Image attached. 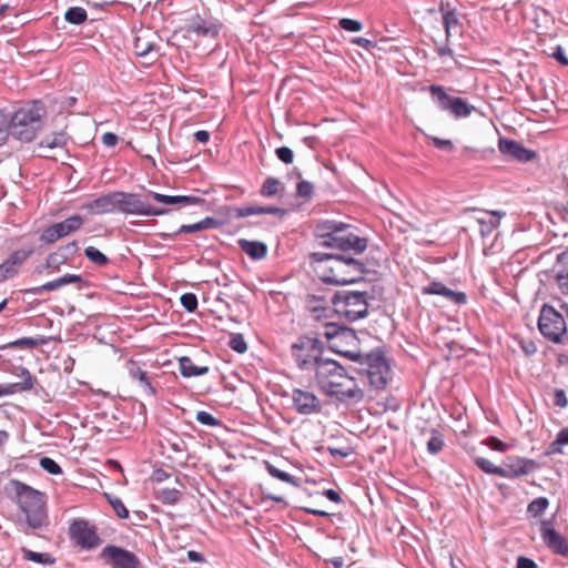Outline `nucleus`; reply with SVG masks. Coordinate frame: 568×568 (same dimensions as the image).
Returning <instances> with one entry per match:
<instances>
[{
  "label": "nucleus",
  "mask_w": 568,
  "mask_h": 568,
  "mask_svg": "<svg viewBox=\"0 0 568 568\" xmlns=\"http://www.w3.org/2000/svg\"><path fill=\"white\" fill-rule=\"evenodd\" d=\"M318 389L341 403H359L364 392L356 379L335 359L325 358L314 372Z\"/></svg>",
  "instance_id": "obj_1"
},
{
  "label": "nucleus",
  "mask_w": 568,
  "mask_h": 568,
  "mask_svg": "<svg viewBox=\"0 0 568 568\" xmlns=\"http://www.w3.org/2000/svg\"><path fill=\"white\" fill-rule=\"evenodd\" d=\"M316 235L322 240V245L343 252L361 254L367 248L368 240L358 236L355 227L337 221H321L316 224Z\"/></svg>",
  "instance_id": "obj_2"
},
{
  "label": "nucleus",
  "mask_w": 568,
  "mask_h": 568,
  "mask_svg": "<svg viewBox=\"0 0 568 568\" xmlns=\"http://www.w3.org/2000/svg\"><path fill=\"white\" fill-rule=\"evenodd\" d=\"M45 114L47 110L41 101L27 103L13 114L9 113V134L24 143L33 141L43 128Z\"/></svg>",
  "instance_id": "obj_3"
},
{
  "label": "nucleus",
  "mask_w": 568,
  "mask_h": 568,
  "mask_svg": "<svg viewBox=\"0 0 568 568\" xmlns=\"http://www.w3.org/2000/svg\"><path fill=\"white\" fill-rule=\"evenodd\" d=\"M343 356L358 363L361 371L367 376L369 385L376 390H383L389 381L390 367L382 351L361 353L356 351L339 352Z\"/></svg>",
  "instance_id": "obj_4"
},
{
  "label": "nucleus",
  "mask_w": 568,
  "mask_h": 568,
  "mask_svg": "<svg viewBox=\"0 0 568 568\" xmlns=\"http://www.w3.org/2000/svg\"><path fill=\"white\" fill-rule=\"evenodd\" d=\"M13 485L17 503L26 515L28 526L32 529L47 526L48 514L43 494L18 480L13 481Z\"/></svg>",
  "instance_id": "obj_5"
},
{
  "label": "nucleus",
  "mask_w": 568,
  "mask_h": 568,
  "mask_svg": "<svg viewBox=\"0 0 568 568\" xmlns=\"http://www.w3.org/2000/svg\"><path fill=\"white\" fill-rule=\"evenodd\" d=\"M372 298V294L366 291L343 290L331 296V304L339 317L355 322L367 315Z\"/></svg>",
  "instance_id": "obj_6"
},
{
  "label": "nucleus",
  "mask_w": 568,
  "mask_h": 568,
  "mask_svg": "<svg viewBox=\"0 0 568 568\" xmlns=\"http://www.w3.org/2000/svg\"><path fill=\"white\" fill-rule=\"evenodd\" d=\"M324 345L317 337L301 336L291 346V355L297 368L303 372L316 371L324 362Z\"/></svg>",
  "instance_id": "obj_7"
},
{
  "label": "nucleus",
  "mask_w": 568,
  "mask_h": 568,
  "mask_svg": "<svg viewBox=\"0 0 568 568\" xmlns=\"http://www.w3.org/2000/svg\"><path fill=\"white\" fill-rule=\"evenodd\" d=\"M325 257L333 261L332 275L324 278L328 283L341 285L355 283L365 273L364 263L346 254H325Z\"/></svg>",
  "instance_id": "obj_8"
},
{
  "label": "nucleus",
  "mask_w": 568,
  "mask_h": 568,
  "mask_svg": "<svg viewBox=\"0 0 568 568\" xmlns=\"http://www.w3.org/2000/svg\"><path fill=\"white\" fill-rule=\"evenodd\" d=\"M118 213L140 216H161L170 213L169 209L158 207L148 202L144 195L119 191Z\"/></svg>",
  "instance_id": "obj_9"
},
{
  "label": "nucleus",
  "mask_w": 568,
  "mask_h": 568,
  "mask_svg": "<svg viewBox=\"0 0 568 568\" xmlns=\"http://www.w3.org/2000/svg\"><path fill=\"white\" fill-rule=\"evenodd\" d=\"M429 92L440 111L449 112L456 119L468 118L476 108L465 99L449 95L445 88L437 84L429 87Z\"/></svg>",
  "instance_id": "obj_10"
},
{
  "label": "nucleus",
  "mask_w": 568,
  "mask_h": 568,
  "mask_svg": "<svg viewBox=\"0 0 568 568\" xmlns=\"http://www.w3.org/2000/svg\"><path fill=\"white\" fill-rule=\"evenodd\" d=\"M538 328L544 337L554 343H560L561 337L567 332L564 316L549 305L541 307L538 318Z\"/></svg>",
  "instance_id": "obj_11"
},
{
  "label": "nucleus",
  "mask_w": 568,
  "mask_h": 568,
  "mask_svg": "<svg viewBox=\"0 0 568 568\" xmlns=\"http://www.w3.org/2000/svg\"><path fill=\"white\" fill-rule=\"evenodd\" d=\"M70 539L80 548L91 550L102 544L98 529L87 519H74L69 527Z\"/></svg>",
  "instance_id": "obj_12"
},
{
  "label": "nucleus",
  "mask_w": 568,
  "mask_h": 568,
  "mask_svg": "<svg viewBox=\"0 0 568 568\" xmlns=\"http://www.w3.org/2000/svg\"><path fill=\"white\" fill-rule=\"evenodd\" d=\"M100 557L111 568H142L139 557L120 546L106 545L101 550Z\"/></svg>",
  "instance_id": "obj_13"
},
{
  "label": "nucleus",
  "mask_w": 568,
  "mask_h": 568,
  "mask_svg": "<svg viewBox=\"0 0 568 568\" xmlns=\"http://www.w3.org/2000/svg\"><path fill=\"white\" fill-rule=\"evenodd\" d=\"M82 224L83 219L80 215H71L62 222H58L45 227L40 235V241L45 244H52L70 233L75 232L82 226Z\"/></svg>",
  "instance_id": "obj_14"
},
{
  "label": "nucleus",
  "mask_w": 568,
  "mask_h": 568,
  "mask_svg": "<svg viewBox=\"0 0 568 568\" xmlns=\"http://www.w3.org/2000/svg\"><path fill=\"white\" fill-rule=\"evenodd\" d=\"M33 246L29 245L16 250L0 264V283H3L19 273L23 263L32 255Z\"/></svg>",
  "instance_id": "obj_15"
},
{
  "label": "nucleus",
  "mask_w": 568,
  "mask_h": 568,
  "mask_svg": "<svg viewBox=\"0 0 568 568\" xmlns=\"http://www.w3.org/2000/svg\"><path fill=\"white\" fill-rule=\"evenodd\" d=\"M119 191L101 194L94 200L85 202L82 210L92 215H104L118 213Z\"/></svg>",
  "instance_id": "obj_16"
},
{
  "label": "nucleus",
  "mask_w": 568,
  "mask_h": 568,
  "mask_svg": "<svg viewBox=\"0 0 568 568\" xmlns=\"http://www.w3.org/2000/svg\"><path fill=\"white\" fill-rule=\"evenodd\" d=\"M498 149L501 154L521 163L530 162L537 155L534 150L525 148L523 143L506 138L498 140Z\"/></svg>",
  "instance_id": "obj_17"
},
{
  "label": "nucleus",
  "mask_w": 568,
  "mask_h": 568,
  "mask_svg": "<svg viewBox=\"0 0 568 568\" xmlns=\"http://www.w3.org/2000/svg\"><path fill=\"white\" fill-rule=\"evenodd\" d=\"M292 400L294 409L301 415H312L321 409L320 399L314 393L308 390L293 389Z\"/></svg>",
  "instance_id": "obj_18"
},
{
  "label": "nucleus",
  "mask_w": 568,
  "mask_h": 568,
  "mask_svg": "<svg viewBox=\"0 0 568 568\" xmlns=\"http://www.w3.org/2000/svg\"><path fill=\"white\" fill-rule=\"evenodd\" d=\"M540 535L544 544L551 549L555 554L568 558V540L560 535L557 530L549 527L546 521L541 524Z\"/></svg>",
  "instance_id": "obj_19"
},
{
  "label": "nucleus",
  "mask_w": 568,
  "mask_h": 568,
  "mask_svg": "<svg viewBox=\"0 0 568 568\" xmlns=\"http://www.w3.org/2000/svg\"><path fill=\"white\" fill-rule=\"evenodd\" d=\"M438 11L442 13L443 26L445 29V41L449 42L455 33H462L463 23L456 8H450L449 3L440 2Z\"/></svg>",
  "instance_id": "obj_20"
},
{
  "label": "nucleus",
  "mask_w": 568,
  "mask_h": 568,
  "mask_svg": "<svg viewBox=\"0 0 568 568\" xmlns=\"http://www.w3.org/2000/svg\"><path fill=\"white\" fill-rule=\"evenodd\" d=\"M145 199H152L159 203L166 204V205H182V206H190V205H204L205 200L200 196H193V195H166L161 194L154 191H148L144 194Z\"/></svg>",
  "instance_id": "obj_21"
},
{
  "label": "nucleus",
  "mask_w": 568,
  "mask_h": 568,
  "mask_svg": "<svg viewBox=\"0 0 568 568\" xmlns=\"http://www.w3.org/2000/svg\"><path fill=\"white\" fill-rule=\"evenodd\" d=\"M473 211L481 212L484 215L476 219L479 224V233L481 237L489 236L494 230H496L500 220L506 215L505 211L495 210V211H483L478 209H473Z\"/></svg>",
  "instance_id": "obj_22"
},
{
  "label": "nucleus",
  "mask_w": 568,
  "mask_h": 568,
  "mask_svg": "<svg viewBox=\"0 0 568 568\" xmlns=\"http://www.w3.org/2000/svg\"><path fill=\"white\" fill-rule=\"evenodd\" d=\"M221 226V222L212 216H206L203 220L193 224H183L174 233H161L160 236L163 240H174L180 233H196L209 229H217Z\"/></svg>",
  "instance_id": "obj_23"
},
{
  "label": "nucleus",
  "mask_w": 568,
  "mask_h": 568,
  "mask_svg": "<svg viewBox=\"0 0 568 568\" xmlns=\"http://www.w3.org/2000/svg\"><path fill=\"white\" fill-rule=\"evenodd\" d=\"M552 272L559 291L568 295V250L557 255Z\"/></svg>",
  "instance_id": "obj_24"
},
{
  "label": "nucleus",
  "mask_w": 568,
  "mask_h": 568,
  "mask_svg": "<svg viewBox=\"0 0 568 568\" xmlns=\"http://www.w3.org/2000/svg\"><path fill=\"white\" fill-rule=\"evenodd\" d=\"M536 467L537 463L534 459L517 457L505 465L506 476H503V478L513 479L521 477L534 471Z\"/></svg>",
  "instance_id": "obj_25"
},
{
  "label": "nucleus",
  "mask_w": 568,
  "mask_h": 568,
  "mask_svg": "<svg viewBox=\"0 0 568 568\" xmlns=\"http://www.w3.org/2000/svg\"><path fill=\"white\" fill-rule=\"evenodd\" d=\"M128 372L130 377L138 383L144 396L155 397L156 388L153 386L145 371H143L136 363L131 362L129 364Z\"/></svg>",
  "instance_id": "obj_26"
},
{
  "label": "nucleus",
  "mask_w": 568,
  "mask_h": 568,
  "mask_svg": "<svg viewBox=\"0 0 568 568\" xmlns=\"http://www.w3.org/2000/svg\"><path fill=\"white\" fill-rule=\"evenodd\" d=\"M190 30L202 37H215L219 34L220 26L212 20H205L201 17H196L191 26Z\"/></svg>",
  "instance_id": "obj_27"
},
{
  "label": "nucleus",
  "mask_w": 568,
  "mask_h": 568,
  "mask_svg": "<svg viewBox=\"0 0 568 568\" xmlns=\"http://www.w3.org/2000/svg\"><path fill=\"white\" fill-rule=\"evenodd\" d=\"M239 245L246 255L255 261L264 258L267 254V246L263 242L240 240Z\"/></svg>",
  "instance_id": "obj_28"
},
{
  "label": "nucleus",
  "mask_w": 568,
  "mask_h": 568,
  "mask_svg": "<svg viewBox=\"0 0 568 568\" xmlns=\"http://www.w3.org/2000/svg\"><path fill=\"white\" fill-rule=\"evenodd\" d=\"M47 343H48V338L44 336L21 337L16 341L9 342L7 344L0 345V351L8 349V348L33 349L34 347L45 345Z\"/></svg>",
  "instance_id": "obj_29"
},
{
  "label": "nucleus",
  "mask_w": 568,
  "mask_h": 568,
  "mask_svg": "<svg viewBox=\"0 0 568 568\" xmlns=\"http://www.w3.org/2000/svg\"><path fill=\"white\" fill-rule=\"evenodd\" d=\"M179 369L184 377H195L204 375L209 372L207 366H196L189 356L179 358Z\"/></svg>",
  "instance_id": "obj_30"
},
{
  "label": "nucleus",
  "mask_w": 568,
  "mask_h": 568,
  "mask_svg": "<svg viewBox=\"0 0 568 568\" xmlns=\"http://www.w3.org/2000/svg\"><path fill=\"white\" fill-rule=\"evenodd\" d=\"M68 134L64 131L54 132L44 136L38 144L39 149L64 148L68 143Z\"/></svg>",
  "instance_id": "obj_31"
},
{
  "label": "nucleus",
  "mask_w": 568,
  "mask_h": 568,
  "mask_svg": "<svg viewBox=\"0 0 568 568\" xmlns=\"http://www.w3.org/2000/svg\"><path fill=\"white\" fill-rule=\"evenodd\" d=\"M18 371V376H20L22 381L18 383H10V385L13 386L14 393L31 390L34 386V377L31 375L30 371L23 366H19Z\"/></svg>",
  "instance_id": "obj_32"
},
{
  "label": "nucleus",
  "mask_w": 568,
  "mask_h": 568,
  "mask_svg": "<svg viewBox=\"0 0 568 568\" xmlns=\"http://www.w3.org/2000/svg\"><path fill=\"white\" fill-rule=\"evenodd\" d=\"M23 559L40 564L43 566H51L55 562V559L49 552H37L26 547L21 548Z\"/></svg>",
  "instance_id": "obj_33"
},
{
  "label": "nucleus",
  "mask_w": 568,
  "mask_h": 568,
  "mask_svg": "<svg viewBox=\"0 0 568 568\" xmlns=\"http://www.w3.org/2000/svg\"><path fill=\"white\" fill-rule=\"evenodd\" d=\"M444 445H445V439H444V435L442 434V432H439L436 428H432L430 437L427 442V452L430 455H437L438 453H440L443 450Z\"/></svg>",
  "instance_id": "obj_34"
},
{
  "label": "nucleus",
  "mask_w": 568,
  "mask_h": 568,
  "mask_svg": "<svg viewBox=\"0 0 568 568\" xmlns=\"http://www.w3.org/2000/svg\"><path fill=\"white\" fill-rule=\"evenodd\" d=\"M475 465L484 473L489 475H497L499 477L506 476L505 468L496 466L489 459L485 457H476Z\"/></svg>",
  "instance_id": "obj_35"
},
{
  "label": "nucleus",
  "mask_w": 568,
  "mask_h": 568,
  "mask_svg": "<svg viewBox=\"0 0 568 568\" xmlns=\"http://www.w3.org/2000/svg\"><path fill=\"white\" fill-rule=\"evenodd\" d=\"M266 469L267 473L276 479L288 483L295 487H298L301 485V479L298 477H295L284 470H281L272 464H267Z\"/></svg>",
  "instance_id": "obj_36"
},
{
  "label": "nucleus",
  "mask_w": 568,
  "mask_h": 568,
  "mask_svg": "<svg viewBox=\"0 0 568 568\" xmlns=\"http://www.w3.org/2000/svg\"><path fill=\"white\" fill-rule=\"evenodd\" d=\"M281 190H283V184L281 181L276 178H267L261 190L260 193L264 197H273L275 196Z\"/></svg>",
  "instance_id": "obj_37"
},
{
  "label": "nucleus",
  "mask_w": 568,
  "mask_h": 568,
  "mask_svg": "<svg viewBox=\"0 0 568 568\" xmlns=\"http://www.w3.org/2000/svg\"><path fill=\"white\" fill-rule=\"evenodd\" d=\"M88 18L87 10L82 7H71L64 13V19L71 24H81Z\"/></svg>",
  "instance_id": "obj_38"
},
{
  "label": "nucleus",
  "mask_w": 568,
  "mask_h": 568,
  "mask_svg": "<svg viewBox=\"0 0 568 568\" xmlns=\"http://www.w3.org/2000/svg\"><path fill=\"white\" fill-rule=\"evenodd\" d=\"M84 255L89 261L99 266H104L109 263V258L106 257V255L94 246H87L84 248Z\"/></svg>",
  "instance_id": "obj_39"
},
{
  "label": "nucleus",
  "mask_w": 568,
  "mask_h": 568,
  "mask_svg": "<svg viewBox=\"0 0 568 568\" xmlns=\"http://www.w3.org/2000/svg\"><path fill=\"white\" fill-rule=\"evenodd\" d=\"M182 493L176 488H163L159 499L164 505H174L180 501Z\"/></svg>",
  "instance_id": "obj_40"
},
{
  "label": "nucleus",
  "mask_w": 568,
  "mask_h": 568,
  "mask_svg": "<svg viewBox=\"0 0 568 568\" xmlns=\"http://www.w3.org/2000/svg\"><path fill=\"white\" fill-rule=\"evenodd\" d=\"M155 48H156V45L153 42L148 41V40L143 39L142 37L135 38L134 50H135L136 55L146 57L149 53L154 51Z\"/></svg>",
  "instance_id": "obj_41"
},
{
  "label": "nucleus",
  "mask_w": 568,
  "mask_h": 568,
  "mask_svg": "<svg viewBox=\"0 0 568 568\" xmlns=\"http://www.w3.org/2000/svg\"><path fill=\"white\" fill-rule=\"evenodd\" d=\"M548 505L549 501L546 497H538L528 504L527 511L531 516L537 517L548 508Z\"/></svg>",
  "instance_id": "obj_42"
},
{
  "label": "nucleus",
  "mask_w": 568,
  "mask_h": 568,
  "mask_svg": "<svg viewBox=\"0 0 568 568\" xmlns=\"http://www.w3.org/2000/svg\"><path fill=\"white\" fill-rule=\"evenodd\" d=\"M331 303V298H326L325 296H311L307 300V307L312 312H325L327 311V305Z\"/></svg>",
  "instance_id": "obj_43"
},
{
  "label": "nucleus",
  "mask_w": 568,
  "mask_h": 568,
  "mask_svg": "<svg viewBox=\"0 0 568 568\" xmlns=\"http://www.w3.org/2000/svg\"><path fill=\"white\" fill-rule=\"evenodd\" d=\"M232 216L235 219H243L251 215H260V205H248L243 207H233L231 209Z\"/></svg>",
  "instance_id": "obj_44"
},
{
  "label": "nucleus",
  "mask_w": 568,
  "mask_h": 568,
  "mask_svg": "<svg viewBox=\"0 0 568 568\" xmlns=\"http://www.w3.org/2000/svg\"><path fill=\"white\" fill-rule=\"evenodd\" d=\"M61 288L57 278L44 283L43 285L36 286L26 291V294L40 295L44 292L57 291Z\"/></svg>",
  "instance_id": "obj_45"
},
{
  "label": "nucleus",
  "mask_w": 568,
  "mask_h": 568,
  "mask_svg": "<svg viewBox=\"0 0 568 568\" xmlns=\"http://www.w3.org/2000/svg\"><path fill=\"white\" fill-rule=\"evenodd\" d=\"M9 135V112L0 109V146L6 143Z\"/></svg>",
  "instance_id": "obj_46"
},
{
  "label": "nucleus",
  "mask_w": 568,
  "mask_h": 568,
  "mask_svg": "<svg viewBox=\"0 0 568 568\" xmlns=\"http://www.w3.org/2000/svg\"><path fill=\"white\" fill-rule=\"evenodd\" d=\"M108 500L119 518L126 519L129 517V510L120 498L108 496Z\"/></svg>",
  "instance_id": "obj_47"
},
{
  "label": "nucleus",
  "mask_w": 568,
  "mask_h": 568,
  "mask_svg": "<svg viewBox=\"0 0 568 568\" xmlns=\"http://www.w3.org/2000/svg\"><path fill=\"white\" fill-rule=\"evenodd\" d=\"M442 296L457 305H464L467 302V295L464 292L453 291L447 286L445 287Z\"/></svg>",
  "instance_id": "obj_48"
},
{
  "label": "nucleus",
  "mask_w": 568,
  "mask_h": 568,
  "mask_svg": "<svg viewBox=\"0 0 568 568\" xmlns=\"http://www.w3.org/2000/svg\"><path fill=\"white\" fill-rule=\"evenodd\" d=\"M314 193V185L306 181L302 180L296 185V195L302 199L310 200Z\"/></svg>",
  "instance_id": "obj_49"
},
{
  "label": "nucleus",
  "mask_w": 568,
  "mask_h": 568,
  "mask_svg": "<svg viewBox=\"0 0 568 568\" xmlns=\"http://www.w3.org/2000/svg\"><path fill=\"white\" fill-rule=\"evenodd\" d=\"M229 346L231 347V349L239 354H243L247 351V344L242 334L232 335L229 342Z\"/></svg>",
  "instance_id": "obj_50"
},
{
  "label": "nucleus",
  "mask_w": 568,
  "mask_h": 568,
  "mask_svg": "<svg viewBox=\"0 0 568 568\" xmlns=\"http://www.w3.org/2000/svg\"><path fill=\"white\" fill-rule=\"evenodd\" d=\"M40 466L42 467V469H44L51 475L62 474V468L60 467V465L50 457H42L40 459Z\"/></svg>",
  "instance_id": "obj_51"
},
{
  "label": "nucleus",
  "mask_w": 568,
  "mask_h": 568,
  "mask_svg": "<svg viewBox=\"0 0 568 568\" xmlns=\"http://www.w3.org/2000/svg\"><path fill=\"white\" fill-rule=\"evenodd\" d=\"M181 305L189 313L194 312L197 308V297L194 293H184L180 297Z\"/></svg>",
  "instance_id": "obj_52"
},
{
  "label": "nucleus",
  "mask_w": 568,
  "mask_h": 568,
  "mask_svg": "<svg viewBox=\"0 0 568 568\" xmlns=\"http://www.w3.org/2000/svg\"><path fill=\"white\" fill-rule=\"evenodd\" d=\"M196 422H199L202 425L215 427L220 425V420L215 418L211 413L205 410H199L196 413Z\"/></svg>",
  "instance_id": "obj_53"
},
{
  "label": "nucleus",
  "mask_w": 568,
  "mask_h": 568,
  "mask_svg": "<svg viewBox=\"0 0 568 568\" xmlns=\"http://www.w3.org/2000/svg\"><path fill=\"white\" fill-rule=\"evenodd\" d=\"M338 26L341 29L349 32H358L363 29V23L361 21L349 18L341 19Z\"/></svg>",
  "instance_id": "obj_54"
},
{
  "label": "nucleus",
  "mask_w": 568,
  "mask_h": 568,
  "mask_svg": "<svg viewBox=\"0 0 568 568\" xmlns=\"http://www.w3.org/2000/svg\"><path fill=\"white\" fill-rule=\"evenodd\" d=\"M446 285L439 281H434L422 288V293L426 295H443Z\"/></svg>",
  "instance_id": "obj_55"
},
{
  "label": "nucleus",
  "mask_w": 568,
  "mask_h": 568,
  "mask_svg": "<svg viewBox=\"0 0 568 568\" xmlns=\"http://www.w3.org/2000/svg\"><path fill=\"white\" fill-rule=\"evenodd\" d=\"M275 154L280 161L291 164L294 159L293 151L288 146H280L275 150Z\"/></svg>",
  "instance_id": "obj_56"
},
{
  "label": "nucleus",
  "mask_w": 568,
  "mask_h": 568,
  "mask_svg": "<svg viewBox=\"0 0 568 568\" xmlns=\"http://www.w3.org/2000/svg\"><path fill=\"white\" fill-rule=\"evenodd\" d=\"M67 256L62 255V253L58 250L54 253H51L47 258V265L49 267H59L61 264L65 263Z\"/></svg>",
  "instance_id": "obj_57"
},
{
  "label": "nucleus",
  "mask_w": 568,
  "mask_h": 568,
  "mask_svg": "<svg viewBox=\"0 0 568 568\" xmlns=\"http://www.w3.org/2000/svg\"><path fill=\"white\" fill-rule=\"evenodd\" d=\"M57 280L61 287L70 285V284L84 282L83 277L78 274H64V275L58 277Z\"/></svg>",
  "instance_id": "obj_58"
},
{
  "label": "nucleus",
  "mask_w": 568,
  "mask_h": 568,
  "mask_svg": "<svg viewBox=\"0 0 568 568\" xmlns=\"http://www.w3.org/2000/svg\"><path fill=\"white\" fill-rule=\"evenodd\" d=\"M327 450L333 457H341V458H346L354 453V449L349 446L343 447V448H335V447L328 446Z\"/></svg>",
  "instance_id": "obj_59"
},
{
  "label": "nucleus",
  "mask_w": 568,
  "mask_h": 568,
  "mask_svg": "<svg viewBox=\"0 0 568 568\" xmlns=\"http://www.w3.org/2000/svg\"><path fill=\"white\" fill-rule=\"evenodd\" d=\"M487 445L494 449V450H497V452H500V453H504L506 452L508 448H509V445L501 442L500 439L496 438V437H490L487 439Z\"/></svg>",
  "instance_id": "obj_60"
},
{
  "label": "nucleus",
  "mask_w": 568,
  "mask_h": 568,
  "mask_svg": "<svg viewBox=\"0 0 568 568\" xmlns=\"http://www.w3.org/2000/svg\"><path fill=\"white\" fill-rule=\"evenodd\" d=\"M260 211H261V214H271V215H276L280 217H282L286 214L285 209L272 206V205H267V206L260 205Z\"/></svg>",
  "instance_id": "obj_61"
},
{
  "label": "nucleus",
  "mask_w": 568,
  "mask_h": 568,
  "mask_svg": "<svg viewBox=\"0 0 568 568\" xmlns=\"http://www.w3.org/2000/svg\"><path fill=\"white\" fill-rule=\"evenodd\" d=\"M554 404L560 408H565L568 405V399L564 389L555 390Z\"/></svg>",
  "instance_id": "obj_62"
},
{
  "label": "nucleus",
  "mask_w": 568,
  "mask_h": 568,
  "mask_svg": "<svg viewBox=\"0 0 568 568\" xmlns=\"http://www.w3.org/2000/svg\"><path fill=\"white\" fill-rule=\"evenodd\" d=\"M551 57L562 65L568 67V58L566 57L565 49L561 45H557L554 49Z\"/></svg>",
  "instance_id": "obj_63"
},
{
  "label": "nucleus",
  "mask_w": 568,
  "mask_h": 568,
  "mask_svg": "<svg viewBox=\"0 0 568 568\" xmlns=\"http://www.w3.org/2000/svg\"><path fill=\"white\" fill-rule=\"evenodd\" d=\"M516 568H538V566L532 559L519 556L517 558Z\"/></svg>",
  "instance_id": "obj_64"
}]
</instances>
